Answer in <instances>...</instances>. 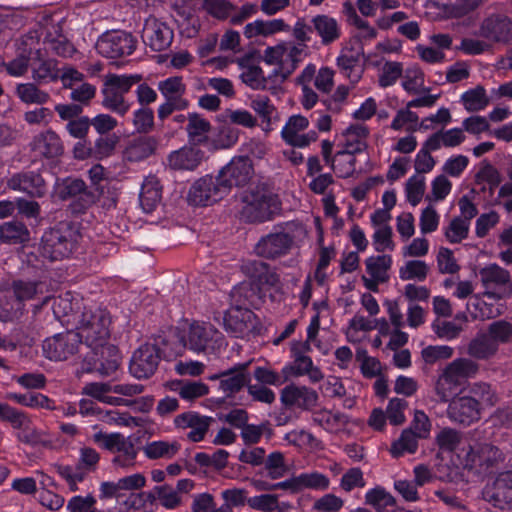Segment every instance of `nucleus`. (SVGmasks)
Returning <instances> with one entry per match:
<instances>
[{"label":"nucleus","mask_w":512,"mask_h":512,"mask_svg":"<svg viewBox=\"0 0 512 512\" xmlns=\"http://www.w3.org/2000/svg\"><path fill=\"white\" fill-rule=\"evenodd\" d=\"M280 400L285 407L312 410L318 404L319 395L313 388L291 383L281 390Z\"/></svg>","instance_id":"21"},{"label":"nucleus","mask_w":512,"mask_h":512,"mask_svg":"<svg viewBox=\"0 0 512 512\" xmlns=\"http://www.w3.org/2000/svg\"><path fill=\"white\" fill-rule=\"evenodd\" d=\"M15 94L19 100L27 105H44L50 100V94L38 87L36 83H18L15 87Z\"/></svg>","instance_id":"41"},{"label":"nucleus","mask_w":512,"mask_h":512,"mask_svg":"<svg viewBox=\"0 0 512 512\" xmlns=\"http://www.w3.org/2000/svg\"><path fill=\"white\" fill-rule=\"evenodd\" d=\"M309 127L307 117L300 114L292 115L281 130V137L285 143L293 147L305 148L318 139L315 130L304 132Z\"/></svg>","instance_id":"17"},{"label":"nucleus","mask_w":512,"mask_h":512,"mask_svg":"<svg viewBox=\"0 0 512 512\" xmlns=\"http://www.w3.org/2000/svg\"><path fill=\"white\" fill-rule=\"evenodd\" d=\"M461 101L465 109L469 112L482 111L490 103L485 88L480 85L464 92L461 96Z\"/></svg>","instance_id":"50"},{"label":"nucleus","mask_w":512,"mask_h":512,"mask_svg":"<svg viewBox=\"0 0 512 512\" xmlns=\"http://www.w3.org/2000/svg\"><path fill=\"white\" fill-rule=\"evenodd\" d=\"M30 152L40 159H55L64 153V145L60 136L48 129L36 134L29 143Z\"/></svg>","instance_id":"22"},{"label":"nucleus","mask_w":512,"mask_h":512,"mask_svg":"<svg viewBox=\"0 0 512 512\" xmlns=\"http://www.w3.org/2000/svg\"><path fill=\"white\" fill-rule=\"evenodd\" d=\"M311 23L323 46H329L341 38L342 29L336 18L327 14H318L311 18Z\"/></svg>","instance_id":"32"},{"label":"nucleus","mask_w":512,"mask_h":512,"mask_svg":"<svg viewBox=\"0 0 512 512\" xmlns=\"http://www.w3.org/2000/svg\"><path fill=\"white\" fill-rule=\"evenodd\" d=\"M249 365L250 362L237 363L231 368L210 375L208 379L211 381L218 380V389L226 398H232L250 383Z\"/></svg>","instance_id":"14"},{"label":"nucleus","mask_w":512,"mask_h":512,"mask_svg":"<svg viewBox=\"0 0 512 512\" xmlns=\"http://www.w3.org/2000/svg\"><path fill=\"white\" fill-rule=\"evenodd\" d=\"M183 348L206 355L218 354L225 346L223 334L211 323L194 321L179 334Z\"/></svg>","instance_id":"5"},{"label":"nucleus","mask_w":512,"mask_h":512,"mask_svg":"<svg viewBox=\"0 0 512 512\" xmlns=\"http://www.w3.org/2000/svg\"><path fill=\"white\" fill-rule=\"evenodd\" d=\"M160 360V349L155 344L145 343L133 353L129 371L137 379H147L156 372Z\"/></svg>","instance_id":"15"},{"label":"nucleus","mask_w":512,"mask_h":512,"mask_svg":"<svg viewBox=\"0 0 512 512\" xmlns=\"http://www.w3.org/2000/svg\"><path fill=\"white\" fill-rule=\"evenodd\" d=\"M158 146V139L154 136H139L130 140L123 151V158L127 162L137 163L152 156Z\"/></svg>","instance_id":"30"},{"label":"nucleus","mask_w":512,"mask_h":512,"mask_svg":"<svg viewBox=\"0 0 512 512\" xmlns=\"http://www.w3.org/2000/svg\"><path fill=\"white\" fill-rule=\"evenodd\" d=\"M426 182L423 175L414 174L405 183L406 200L412 205H418L425 193Z\"/></svg>","instance_id":"58"},{"label":"nucleus","mask_w":512,"mask_h":512,"mask_svg":"<svg viewBox=\"0 0 512 512\" xmlns=\"http://www.w3.org/2000/svg\"><path fill=\"white\" fill-rule=\"evenodd\" d=\"M83 306L80 300L72 299L70 294L67 293L65 296H60L54 300L53 311L60 321L75 327L77 321L74 318L77 314H82Z\"/></svg>","instance_id":"37"},{"label":"nucleus","mask_w":512,"mask_h":512,"mask_svg":"<svg viewBox=\"0 0 512 512\" xmlns=\"http://www.w3.org/2000/svg\"><path fill=\"white\" fill-rule=\"evenodd\" d=\"M429 266L422 260L407 261L399 269V277L401 280L424 281L427 278Z\"/></svg>","instance_id":"57"},{"label":"nucleus","mask_w":512,"mask_h":512,"mask_svg":"<svg viewBox=\"0 0 512 512\" xmlns=\"http://www.w3.org/2000/svg\"><path fill=\"white\" fill-rule=\"evenodd\" d=\"M281 373L285 379L307 376L311 383H318L324 379L323 372L314 365L311 357L293 359L292 363L286 364L282 368Z\"/></svg>","instance_id":"34"},{"label":"nucleus","mask_w":512,"mask_h":512,"mask_svg":"<svg viewBox=\"0 0 512 512\" xmlns=\"http://www.w3.org/2000/svg\"><path fill=\"white\" fill-rule=\"evenodd\" d=\"M254 175L252 160L248 156H235L218 173L223 189L227 192L233 187L247 185Z\"/></svg>","instance_id":"12"},{"label":"nucleus","mask_w":512,"mask_h":512,"mask_svg":"<svg viewBox=\"0 0 512 512\" xmlns=\"http://www.w3.org/2000/svg\"><path fill=\"white\" fill-rule=\"evenodd\" d=\"M12 289L18 301L39 299L41 305H45L50 299V296L44 295L47 292V285L42 281L16 280L12 284Z\"/></svg>","instance_id":"36"},{"label":"nucleus","mask_w":512,"mask_h":512,"mask_svg":"<svg viewBox=\"0 0 512 512\" xmlns=\"http://www.w3.org/2000/svg\"><path fill=\"white\" fill-rule=\"evenodd\" d=\"M30 239L26 225L19 221L5 222L0 226V240L6 244H22Z\"/></svg>","instance_id":"45"},{"label":"nucleus","mask_w":512,"mask_h":512,"mask_svg":"<svg viewBox=\"0 0 512 512\" xmlns=\"http://www.w3.org/2000/svg\"><path fill=\"white\" fill-rule=\"evenodd\" d=\"M485 495L494 507L512 509V468L498 473L492 484L486 487Z\"/></svg>","instance_id":"20"},{"label":"nucleus","mask_w":512,"mask_h":512,"mask_svg":"<svg viewBox=\"0 0 512 512\" xmlns=\"http://www.w3.org/2000/svg\"><path fill=\"white\" fill-rule=\"evenodd\" d=\"M202 7L208 15L218 20L227 19L236 9L228 0H203Z\"/></svg>","instance_id":"59"},{"label":"nucleus","mask_w":512,"mask_h":512,"mask_svg":"<svg viewBox=\"0 0 512 512\" xmlns=\"http://www.w3.org/2000/svg\"><path fill=\"white\" fill-rule=\"evenodd\" d=\"M9 189L20 191L32 198H41L47 192L45 180L35 171H22L13 174L7 181Z\"/></svg>","instance_id":"24"},{"label":"nucleus","mask_w":512,"mask_h":512,"mask_svg":"<svg viewBox=\"0 0 512 512\" xmlns=\"http://www.w3.org/2000/svg\"><path fill=\"white\" fill-rule=\"evenodd\" d=\"M118 136L116 135H103L99 136L92 146L93 158L102 160L111 156L118 143Z\"/></svg>","instance_id":"63"},{"label":"nucleus","mask_w":512,"mask_h":512,"mask_svg":"<svg viewBox=\"0 0 512 512\" xmlns=\"http://www.w3.org/2000/svg\"><path fill=\"white\" fill-rule=\"evenodd\" d=\"M80 238L79 229L73 223L59 222L43 233L40 254L50 261L63 260L76 250Z\"/></svg>","instance_id":"2"},{"label":"nucleus","mask_w":512,"mask_h":512,"mask_svg":"<svg viewBox=\"0 0 512 512\" xmlns=\"http://www.w3.org/2000/svg\"><path fill=\"white\" fill-rule=\"evenodd\" d=\"M294 243V237L281 227L262 236L254 247V252L265 259L275 260L287 255Z\"/></svg>","instance_id":"13"},{"label":"nucleus","mask_w":512,"mask_h":512,"mask_svg":"<svg viewBox=\"0 0 512 512\" xmlns=\"http://www.w3.org/2000/svg\"><path fill=\"white\" fill-rule=\"evenodd\" d=\"M133 125L138 133L147 134L154 128V112L151 108L141 107L133 112Z\"/></svg>","instance_id":"64"},{"label":"nucleus","mask_w":512,"mask_h":512,"mask_svg":"<svg viewBox=\"0 0 512 512\" xmlns=\"http://www.w3.org/2000/svg\"><path fill=\"white\" fill-rule=\"evenodd\" d=\"M91 354L86 357L89 372H96L101 376H110L120 365L119 350L112 344L90 347Z\"/></svg>","instance_id":"16"},{"label":"nucleus","mask_w":512,"mask_h":512,"mask_svg":"<svg viewBox=\"0 0 512 512\" xmlns=\"http://www.w3.org/2000/svg\"><path fill=\"white\" fill-rule=\"evenodd\" d=\"M178 441H151L143 447L144 455L150 460L172 459L180 450Z\"/></svg>","instance_id":"42"},{"label":"nucleus","mask_w":512,"mask_h":512,"mask_svg":"<svg viewBox=\"0 0 512 512\" xmlns=\"http://www.w3.org/2000/svg\"><path fill=\"white\" fill-rule=\"evenodd\" d=\"M365 503L375 509L376 512H398L396 498L384 487L376 486L365 493Z\"/></svg>","instance_id":"38"},{"label":"nucleus","mask_w":512,"mask_h":512,"mask_svg":"<svg viewBox=\"0 0 512 512\" xmlns=\"http://www.w3.org/2000/svg\"><path fill=\"white\" fill-rule=\"evenodd\" d=\"M44 45L45 49L65 58L72 57L76 51L74 45L61 34L55 37L47 36L44 40Z\"/></svg>","instance_id":"60"},{"label":"nucleus","mask_w":512,"mask_h":512,"mask_svg":"<svg viewBox=\"0 0 512 512\" xmlns=\"http://www.w3.org/2000/svg\"><path fill=\"white\" fill-rule=\"evenodd\" d=\"M32 78L38 84H47L59 79L56 62L51 59H40L32 65Z\"/></svg>","instance_id":"49"},{"label":"nucleus","mask_w":512,"mask_h":512,"mask_svg":"<svg viewBox=\"0 0 512 512\" xmlns=\"http://www.w3.org/2000/svg\"><path fill=\"white\" fill-rule=\"evenodd\" d=\"M365 265L366 271L371 277L382 282L389 280L388 271L392 265L390 255L371 256L365 260Z\"/></svg>","instance_id":"51"},{"label":"nucleus","mask_w":512,"mask_h":512,"mask_svg":"<svg viewBox=\"0 0 512 512\" xmlns=\"http://www.w3.org/2000/svg\"><path fill=\"white\" fill-rule=\"evenodd\" d=\"M482 296L489 300H502L512 296V280L510 272L498 264H489L479 271Z\"/></svg>","instance_id":"9"},{"label":"nucleus","mask_w":512,"mask_h":512,"mask_svg":"<svg viewBox=\"0 0 512 512\" xmlns=\"http://www.w3.org/2000/svg\"><path fill=\"white\" fill-rule=\"evenodd\" d=\"M186 132L188 143L199 146L209 144V132L211 123L198 113H189L187 116Z\"/></svg>","instance_id":"35"},{"label":"nucleus","mask_w":512,"mask_h":512,"mask_svg":"<svg viewBox=\"0 0 512 512\" xmlns=\"http://www.w3.org/2000/svg\"><path fill=\"white\" fill-rule=\"evenodd\" d=\"M263 465L267 477L271 480L280 479L288 472L284 455L279 451L271 452L267 457H265Z\"/></svg>","instance_id":"55"},{"label":"nucleus","mask_w":512,"mask_h":512,"mask_svg":"<svg viewBox=\"0 0 512 512\" xmlns=\"http://www.w3.org/2000/svg\"><path fill=\"white\" fill-rule=\"evenodd\" d=\"M142 38L153 51L160 52L170 46L173 32L165 23L150 19L144 25Z\"/></svg>","instance_id":"28"},{"label":"nucleus","mask_w":512,"mask_h":512,"mask_svg":"<svg viewBox=\"0 0 512 512\" xmlns=\"http://www.w3.org/2000/svg\"><path fill=\"white\" fill-rule=\"evenodd\" d=\"M96 439L101 441L102 446L114 453L112 463L116 467L129 469L136 465L138 449L130 437L121 433L98 434Z\"/></svg>","instance_id":"11"},{"label":"nucleus","mask_w":512,"mask_h":512,"mask_svg":"<svg viewBox=\"0 0 512 512\" xmlns=\"http://www.w3.org/2000/svg\"><path fill=\"white\" fill-rule=\"evenodd\" d=\"M309 54V46L305 45V43L286 44L284 61L287 65L286 73H293Z\"/></svg>","instance_id":"54"},{"label":"nucleus","mask_w":512,"mask_h":512,"mask_svg":"<svg viewBox=\"0 0 512 512\" xmlns=\"http://www.w3.org/2000/svg\"><path fill=\"white\" fill-rule=\"evenodd\" d=\"M80 341L77 333L56 334L44 340L42 345L43 354L46 358L53 361L66 360L77 352Z\"/></svg>","instance_id":"19"},{"label":"nucleus","mask_w":512,"mask_h":512,"mask_svg":"<svg viewBox=\"0 0 512 512\" xmlns=\"http://www.w3.org/2000/svg\"><path fill=\"white\" fill-rule=\"evenodd\" d=\"M479 371V364L471 358H457L449 363L439 375L435 392L441 402H448L467 379Z\"/></svg>","instance_id":"7"},{"label":"nucleus","mask_w":512,"mask_h":512,"mask_svg":"<svg viewBox=\"0 0 512 512\" xmlns=\"http://www.w3.org/2000/svg\"><path fill=\"white\" fill-rule=\"evenodd\" d=\"M248 269L260 286L275 288L280 285V277L269 264L255 260L249 263Z\"/></svg>","instance_id":"43"},{"label":"nucleus","mask_w":512,"mask_h":512,"mask_svg":"<svg viewBox=\"0 0 512 512\" xmlns=\"http://www.w3.org/2000/svg\"><path fill=\"white\" fill-rule=\"evenodd\" d=\"M100 460L99 453L91 447L80 449L79 459L75 467L70 465H57L58 475L67 482L70 491L78 490V483L82 482L88 473L97 469Z\"/></svg>","instance_id":"10"},{"label":"nucleus","mask_w":512,"mask_h":512,"mask_svg":"<svg viewBox=\"0 0 512 512\" xmlns=\"http://www.w3.org/2000/svg\"><path fill=\"white\" fill-rule=\"evenodd\" d=\"M438 143H432L428 138L422 144L421 149L417 152L414 160V168L418 175L431 172L436 164L431 152L437 151Z\"/></svg>","instance_id":"48"},{"label":"nucleus","mask_w":512,"mask_h":512,"mask_svg":"<svg viewBox=\"0 0 512 512\" xmlns=\"http://www.w3.org/2000/svg\"><path fill=\"white\" fill-rule=\"evenodd\" d=\"M362 57V46L350 44L341 49L336 59V64L341 73L348 78L352 84L358 83L362 78L363 67L360 64Z\"/></svg>","instance_id":"23"},{"label":"nucleus","mask_w":512,"mask_h":512,"mask_svg":"<svg viewBox=\"0 0 512 512\" xmlns=\"http://www.w3.org/2000/svg\"><path fill=\"white\" fill-rule=\"evenodd\" d=\"M254 317L255 314L248 308L231 307L224 314V328L234 337L241 338L252 330Z\"/></svg>","instance_id":"27"},{"label":"nucleus","mask_w":512,"mask_h":512,"mask_svg":"<svg viewBox=\"0 0 512 512\" xmlns=\"http://www.w3.org/2000/svg\"><path fill=\"white\" fill-rule=\"evenodd\" d=\"M137 47V39L124 30H110L101 34L95 44L98 54L107 59L130 56Z\"/></svg>","instance_id":"8"},{"label":"nucleus","mask_w":512,"mask_h":512,"mask_svg":"<svg viewBox=\"0 0 512 512\" xmlns=\"http://www.w3.org/2000/svg\"><path fill=\"white\" fill-rule=\"evenodd\" d=\"M480 34L489 40L507 42L512 39V21L506 16L488 17L480 27Z\"/></svg>","instance_id":"31"},{"label":"nucleus","mask_w":512,"mask_h":512,"mask_svg":"<svg viewBox=\"0 0 512 512\" xmlns=\"http://www.w3.org/2000/svg\"><path fill=\"white\" fill-rule=\"evenodd\" d=\"M447 415L451 421L469 426L480 419V403L471 396L453 399L448 405Z\"/></svg>","instance_id":"25"},{"label":"nucleus","mask_w":512,"mask_h":512,"mask_svg":"<svg viewBox=\"0 0 512 512\" xmlns=\"http://www.w3.org/2000/svg\"><path fill=\"white\" fill-rule=\"evenodd\" d=\"M498 350L485 331L477 333L467 346V354L476 360H489L497 354Z\"/></svg>","instance_id":"40"},{"label":"nucleus","mask_w":512,"mask_h":512,"mask_svg":"<svg viewBox=\"0 0 512 512\" xmlns=\"http://www.w3.org/2000/svg\"><path fill=\"white\" fill-rule=\"evenodd\" d=\"M499 301H486L479 295H476L469 300L467 308L475 319H493L504 312V305L499 303Z\"/></svg>","instance_id":"39"},{"label":"nucleus","mask_w":512,"mask_h":512,"mask_svg":"<svg viewBox=\"0 0 512 512\" xmlns=\"http://www.w3.org/2000/svg\"><path fill=\"white\" fill-rule=\"evenodd\" d=\"M485 333L499 348L501 344L512 341V324L506 320H497L488 325Z\"/></svg>","instance_id":"56"},{"label":"nucleus","mask_w":512,"mask_h":512,"mask_svg":"<svg viewBox=\"0 0 512 512\" xmlns=\"http://www.w3.org/2000/svg\"><path fill=\"white\" fill-rule=\"evenodd\" d=\"M140 81H142L140 74H107L101 89V105L112 113L125 116L132 106V103L125 98V94Z\"/></svg>","instance_id":"6"},{"label":"nucleus","mask_w":512,"mask_h":512,"mask_svg":"<svg viewBox=\"0 0 512 512\" xmlns=\"http://www.w3.org/2000/svg\"><path fill=\"white\" fill-rule=\"evenodd\" d=\"M211 421V417L201 416L195 412L182 413L174 419L176 427L190 429L187 433V438L193 442H199L204 439Z\"/></svg>","instance_id":"29"},{"label":"nucleus","mask_w":512,"mask_h":512,"mask_svg":"<svg viewBox=\"0 0 512 512\" xmlns=\"http://www.w3.org/2000/svg\"><path fill=\"white\" fill-rule=\"evenodd\" d=\"M369 133V128L364 124L350 125L343 132L345 149L337 152V156L355 155L365 151Z\"/></svg>","instance_id":"33"},{"label":"nucleus","mask_w":512,"mask_h":512,"mask_svg":"<svg viewBox=\"0 0 512 512\" xmlns=\"http://www.w3.org/2000/svg\"><path fill=\"white\" fill-rule=\"evenodd\" d=\"M462 442V435L453 428H443L436 436V443L443 452L456 451Z\"/></svg>","instance_id":"61"},{"label":"nucleus","mask_w":512,"mask_h":512,"mask_svg":"<svg viewBox=\"0 0 512 512\" xmlns=\"http://www.w3.org/2000/svg\"><path fill=\"white\" fill-rule=\"evenodd\" d=\"M140 205L144 212H153L161 201V187L155 178L146 179L139 194Z\"/></svg>","instance_id":"44"},{"label":"nucleus","mask_w":512,"mask_h":512,"mask_svg":"<svg viewBox=\"0 0 512 512\" xmlns=\"http://www.w3.org/2000/svg\"><path fill=\"white\" fill-rule=\"evenodd\" d=\"M465 134L461 128H452L449 130H440L433 133L428 139L434 143H438V150L441 147L453 148L461 145L465 141Z\"/></svg>","instance_id":"52"},{"label":"nucleus","mask_w":512,"mask_h":512,"mask_svg":"<svg viewBox=\"0 0 512 512\" xmlns=\"http://www.w3.org/2000/svg\"><path fill=\"white\" fill-rule=\"evenodd\" d=\"M158 90L165 99H186V85L182 77L172 76L158 82Z\"/></svg>","instance_id":"53"},{"label":"nucleus","mask_w":512,"mask_h":512,"mask_svg":"<svg viewBox=\"0 0 512 512\" xmlns=\"http://www.w3.org/2000/svg\"><path fill=\"white\" fill-rule=\"evenodd\" d=\"M74 327L80 340L88 347L105 344L110 336V313L100 306H83L82 314H77Z\"/></svg>","instance_id":"4"},{"label":"nucleus","mask_w":512,"mask_h":512,"mask_svg":"<svg viewBox=\"0 0 512 512\" xmlns=\"http://www.w3.org/2000/svg\"><path fill=\"white\" fill-rule=\"evenodd\" d=\"M418 437L412 428L404 429L400 437L394 441L390 448V453L393 457L398 458L406 453L413 454L418 448Z\"/></svg>","instance_id":"46"},{"label":"nucleus","mask_w":512,"mask_h":512,"mask_svg":"<svg viewBox=\"0 0 512 512\" xmlns=\"http://www.w3.org/2000/svg\"><path fill=\"white\" fill-rule=\"evenodd\" d=\"M218 175L197 180L190 188L188 198L195 206H208L221 200L227 192L221 186Z\"/></svg>","instance_id":"18"},{"label":"nucleus","mask_w":512,"mask_h":512,"mask_svg":"<svg viewBox=\"0 0 512 512\" xmlns=\"http://www.w3.org/2000/svg\"><path fill=\"white\" fill-rule=\"evenodd\" d=\"M463 467L473 474L486 477L494 473L505 460V454L489 442H473L458 453Z\"/></svg>","instance_id":"3"},{"label":"nucleus","mask_w":512,"mask_h":512,"mask_svg":"<svg viewBox=\"0 0 512 512\" xmlns=\"http://www.w3.org/2000/svg\"><path fill=\"white\" fill-rule=\"evenodd\" d=\"M281 210L277 195L262 187L245 190L240 195L239 217L245 223L270 221Z\"/></svg>","instance_id":"1"},{"label":"nucleus","mask_w":512,"mask_h":512,"mask_svg":"<svg viewBox=\"0 0 512 512\" xmlns=\"http://www.w3.org/2000/svg\"><path fill=\"white\" fill-rule=\"evenodd\" d=\"M171 389L177 392L183 400L190 402L209 393V387L200 381H177L176 383H173V387Z\"/></svg>","instance_id":"47"},{"label":"nucleus","mask_w":512,"mask_h":512,"mask_svg":"<svg viewBox=\"0 0 512 512\" xmlns=\"http://www.w3.org/2000/svg\"><path fill=\"white\" fill-rule=\"evenodd\" d=\"M469 227L470 223L467 220H462L461 217H455L445 229V237L452 244L460 243L468 237Z\"/></svg>","instance_id":"62"},{"label":"nucleus","mask_w":512,"mask_h":512,"mask_svg":"<svg viewBox=\"0 0 512 512\" xmlns=\"http://www.w3.org/2000/svg\"><path fill=\"white\" fill-rule=\"evenodd\" d=\"M205 158V153L199 147L187 144L174 150L167 156V165L175 171H194Z\"/></svg>","instance_id":"26"}]
</instances>
